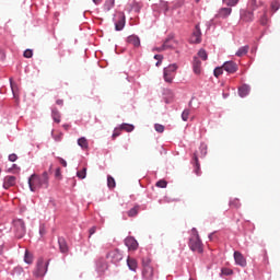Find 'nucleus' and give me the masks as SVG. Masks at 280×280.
Segmentation results:
<instances>
[{"mask_svg": "<svg viewBox=\"0 0 280 280\" xmlns=\"http://www.w3.org/2000/svg\"><path fill=\"white\" fill-rule=\"evenodd\" d=\"M28 187L30 191H38V189H48L49 188V173L45 171L42 175L36 173L32 174L28 177Z\"/></svg>", "mask_w": 280, "mask_h": 280, "instance_id": "1", "label": "nucleus"}, {"mask_svg": "<svg viewBox=\"0 0 280 280\" xmlns=\"http://www.w3.org/2000/svg\"><path fill=\"white\" fill-rule=\"evenodd\" d=\"M192 235L189 238L188 246L192 253H205V248L202 247V240H200V234H198V230L196 228L191 229Z\"/></svg>", "mask_w": 280, "mask_h": 280, "instance_id": "2", "label": "nucleus"}, {"mask_svg": "<svg viewBox=\"0 0 280 280\" xmlns=\"http://www.w3.org/2000/svg\"><path fill=\"white\" fill-rule=\"evenodd\" d=\"M27 230L25 229V221L23 219L13 220V233L18 240L25 237V233Z\"/></svg>", "mask_w": 280, "mask_h": 280, "instance_id": "3", "label": "nucleus"}, {"mask_svg": "<svg viewBox=\"0 0 280 280\" xmlns=\"http://www.w3.org/2000/svg\"><path fill=\"white\" fill-rule=\"evenodd\" d=\"M49 268V261H46L43 258H39L37 260V267L36 270L34 271L35 277H45L47 275V270Z\"/></svg>", "mask_w": 280, "mask_h": 280, "instance_id": "4", "label": "nucleus"}, {"mask_svg": "<svg viewBox=\"0 0 280 280\" xmlns=\"http://www.w3.org/2000/svg\"><path fill=\"white\" fill-rule=\"evenodd\" d=\"M106 259L112 264H119L124 259V254L119 249H114L106 255Z\"/></svg>", "mask_w": 280, "mask_h": 280, "instance_id": "5", "label": "nucleus"}, {"mask_svg": "<svg viewBox=\"0 0 280 280\" xmlns=\"http://www.w3.org/2000/svg\"><path fill=\"white\" fill-rule=\"evenodd\" d=\"M202 32H200V24H197L195 26V30L192 32V35L190 37V43L198 44L202 42Z\"/></svg>", "mask_w": 280, "mask_h": 280, "instance_id": "6", "label": "nucleus"}, {"mask_svg": "<svg viewBox=\"0 0 280 280\" xmlns=\"http://www.w3.org/2000/svg\"><path fill=\"white\" fill-rule=\"evenodd\" d=\"M125 245L127 246L128 250H137V248H139V243L132 236L125 238Z\"/></svg>", "mask_w": 280, "mask_h": 280, "instance_id": "7", "label": "nucleus"}, {"mask_svg": "<svg viewBox=\"0 0 280 280\" xmlns=\"http://www.w3.org/2000/svg\"><path fill=\"white\" fill-rule=\"evenodd\" d=\"M58 245H59L60 253H62V255H68L69 245L67 244V240H65V237L62 236L58 237Z\"/></svg>", "mask_w": 280, "mask_h": 280, "instance_id": "8", "label": "nucleus"}, {"mask_svg": "<svg viewBox=\"0 0 280 280\" xmlns=\"http://www.w3.org/2000/svg\"><path fill=\"white\" fill-rule=\"evenodd\" d=\"M16 185V176L9 175L4 177L3 187L4 189H10V187H14Z\"/></svg>", "mask_w": 280, "mask_h": 280, "instance_id": "9", "label": "nucleus"}, {"mask_svg": "<svg viewBox=\"0 0 280 280\" xmlns=\"http://www.w3.org/2000/svg\"><path fill=\"white\" fill-rule=\"evenodd\" d=\"M234 260L237 266L246 268V258H244V255H242V253L234 252Z\"/></svg>", "mask_w": 280, "mask_h": 280, "instance_id": "10", "label": "nucleus"}, {"mask_svg": "<svg viewBox=\"0 0 280 280\" xmlns=\"http://www.w3.org/2000/svg\"><path fill=\"white\" fill-rule=\"evenodd\" d=\"M174 47V39L167 38L161 47L154 48V51H166V49H172Z\"/></svg>", "mask_w": 280, "mask_h": 280, "instance_id": "11", "label": "nucleus"}, {"mask_svg": "<svg viewBox=\"0 0 280 280\" xmlns=\"http://www.w3.org/2000/svg\"><path fill=\"white\" fill-rule=\"evenodd\" d=\"M222 69L225 71H237L240 66L235 61H226L223 63Z\"/></svg>", "mask_w": 280, "mask_h": 280, "instance_id": "12", "label": "nucleus"}, {"mask_svg": "<svg viewBox=\"0 0 280 280\" xmlns=\"http://www.w3.org/2000/svg\"><path fill=\"white\" fill-rule=\"evenodd\" d=\"M142 277L145 280H152V278L154 277V268H152V267H144L142 269Z\"/></svg>", "mask_w": 280, "mask_h": 280, "instance_id": "13", "label": "nucleus"}, {"mask_svg": "<svg viewBox=\"0 0 280 280\" xmlns=\"http://www.w3.org/2000/svg\"><path fill=\"white\" fill-rule=\"evenodd\" d=\"M126 27V15L120 14L118 22L115 23L116 32H121Z\"/></svg>", "mask_w": 280, "mask_h": 280, "instance_id": "14", "label": "nucleus"}, {"mask_svg": "<svg viewBox=\"0 0 280 280\" xmlns=\"http://www.w3.org/2000/svg\"><path fill=\"white\" fill-rule=\"evenodd\" d=\"M127 43L129 45H132L133 47H141V39L139 38V36L137 35H130L127 38Z\"/></svg>", "mask_w": 280, "mask_h": 280, "instance_id": "15", "label": "nucleus"}, {"mask_svg": "<svg viewBox=\"0 0 280 280\" xmlns=\"http://www.w3.org/2000/svg\"><path fill=\"white\" fill-rule=\"evenodd\" d=\"M231 12H233V9L231 8H221L219 10L218 16L219 19H226V16L231 15Z\"/></svg>", "mask_w": 280, "mask_h": 280, "instance_id": "16", "label": "nucleus"}, {"mask_svg": "<svg viewBox=\"0 0 280 280\" xmlns=\"http://www.w3.org/2000/svg\"><path fill=\"white\" fill-rule=\"evenodd\" d=\"M127 266L129 270H131V272H137V268H138L137 259L128 257Z\"/></svg>", "mask_w": 280, "mask_h": 280, "instance_id": "17", "label": "nucleus"}, {"mask_svg": "<svg viewBox=\"0 0 280 280\" xmlns=\"http://www.w3.org/2000/svg\"><path fill=\"white\" fill-rule=\"evenodd\" d=\"M248 93H250V86L249 85L244 84L241 88H238L240 97H246V95H248Z\"/></svg>", "mask_w": 280, "mask_h": 280, "instance_id": "18", "label": "nucleus"}, {"mask_svg": "<svg viewBox=\"0 0 280 280\" xmlns=\"http://www.w3.org/2000/svg\"><path fill=\"white\" fill-rule=\"evenodd\" d=\"M78 145H80L82 150H89V140H86L84 137H81L78 139Z\"/></svg>", "mask_w": 280, "mask_h": 280, "instance_id": "19", "label": "nucleus"}, {"mask_svg": "<svg viewBox=\"0 0 280 280\" xmlns=\"http://www.w3.org/2000/svg\"><path fill=\"white\" fill-rule=\"evenodd\" d=\"M192 163L195 165V172L197 174V176L200 174V162L198 161V154L194 153L192 156Z\"/></svg>", "mask_w": 280, "mask_h": 280, "instance_id": "20", "label": "nucleus"}, {"mask_svg": "<svg viewBox=\"0 0 280 280\" xmlns=\"http://www.w3.org/2000/svg\"><path fill=\"white\" fill-rule=\"evenodd\" d=\"M248 49H250L249 46H243V47L238 48V50L236 51L235 55H236L238 58H242V56H246V54H248Z\"/></svg>", "mask_w": 280, "mask_h": 280, "instance_id": "21", "label": "nucleus"}, {"mask_svg": "<svg viewBox=\"0 0 280 280\" xmlns=\"http://www.w3.org/2000/svg\"><path fill=\"white\" fill-rule=\"evenodd\" d=\"M115 8V0H106L104 3V10L105 12H110Z\"/></svg>", "mask_w": 280, "mask_h": 280, "instance_id": "22", "label": "nucleus"}, {"mask_svg": "<svg viewBox=\"0 0 280 280\" xmlns=\"http://www.w3.org/2000/svg\"><path fill=\"white\" fill-rule=\"evenodd\" d=\"M120 130H125L126 132H132L135 130V125L122 122L120 126Z\"/></svg>", "mask_w": 280, "mask_h": 280, "instance_id": "23", "label": "nucleus"}, {"mask_svg": "<svg viewBox=\"0 0 280 280\" xmlns=\"http://www.w3.org/2000/svg\"><path fill=\"white\" fill-rule=\"evenodd\" d=\"M242 19H243V21H246V23L253 21V19H254L253 12H250V11H245V12L242 14Z\"/></svg>", "mask_w": 280, "mask_h": 280, "instance_id": "24", "label": "nucleus"}, {"mask_svg": "<svg viewBox=\"0 0 280 280\" xmlns=\"http://www.w3.org/2000/svg\"><path fill=\"white\" fill-rule=\"evenodd\" d=\"M51 117L56 124H60V112H58L57 108H52L51 110Z\"/></svg>", "mask_w": 280, "mask_h": 280, "instance_id": "25", "label": "nucleus"}, {"mask_svg": "<svg viewBox=\"0 0 280 280\" xmlns=\"http://www.w3.org/2000/svg\"><path fill=\"white\" fill-rule=\"evenodd\" d=\"M164 80H165V82L171 83L174 80V72L173 71H164Z\"/></svg>", "mask_w": 280, "mask_h": 280, "instance_id": "26", "label": "nucleus"}, {"mask_svg": "<svg viewBox=\"0 0 280 280\" xmlns=\"http://www.w3.org/2000/svg\"><path fill=\"white\" fill-rule=\"evenodd\" d=\"M129 218H135L138 215L139 213V206H135L133 208H131L128 212Z\"/></svg>", "mask_w": 280, "mask_h": 280, "instance_id": "27", "label": "nucleus"}, {"mask_svg": "<svg viewBox=\"0 0 280 280\" xmlns=\"http://www.w3.org/2000/svg\"><path fill=\"white\" fill-rule=\"evenodd\" d=\"M200 59H198V57L194 58V63H192V69L194 71H200Z\"/></svg>", "mask_w": 280, "mask_h": 280, "instance_id": "28", "label": "nucleus"}, {"mask_svg": "<svg viewBox=\"0 0 280 280\" xmlns=\"http://www.w3.org/2000/svg\"><path fill=\"white\" fill-rule=\"evenodd\" d=\"M190 110H189V108H186V109H184L183 110V113H182V119H183V121H189V115H190Z\"/></svg>", "mask_w": 280, "mask_h": 280, "instance_id": "29", "label": "nucleus"}, {"mask_svg": "<svg viewBox=\"0 0 280 280\" xmlns=\"http://www.w3.org/2000/svg\"><path fill=\"white\" fill-rule=\"evenodd\" d=\"M152 260L149 257L142 258V268H150L152 267Z\"/></svg>", "mask_w": 280, "mask_h": 280, "instance_id": "30", "label": "nucleus"}, {"mask_svg": "<svg viewBox=\"0 0 280 280\" xmlns=\"http://www.w3.org/2000/svg\"><path fill=\"white\" fill-rule=\"evenodd\" d=\"M78 178H81V180H84L86 178V167H83L81 171L77 172Z\"/></svg>", "mask_w": 280, "mask_h": 280, "instance_id": "31", "label": "nucleus"}, {"mask_svg": "<svg viewBox=\"0 0 280 280\" xmlns=\"http://www.w3.org/2000/svg\"><path fill=\"white\" fill-rule=\"evenodd\" d=\"M115 178H113V176L108 175L107 176V187H109V189L115 188Z\"/></svg>", "mask_w": 280, "mask_h": 280, "instance_id": "32", "label": "nucleus"}, {"mask_svg": "<svg viewBox=\"0 0 280 280\" xmlns=\"http://www.w3.org/2000/svg\"><path fill=\"white\" fill-rule=\"evenodd\" d=\"M13 277H21L23 275V268L22 267H15L12 271Z\"/></svg>", "mask_w": 280, "mask_h": 280, "instance_id": "33", "label": "nucleus"}, {"mask_svg": "<svg viewBox=\"0 0 280 280\" xmlns=\"http://www.w3.org/2000/svg\"><path fill=\"white\" fill-rule=\"evenodd\" d=\"M223 3H225L230 8H233V7L237 5V3H240V0H223Z\"/></svg>", "mask_w": 280, "mask_h": 280, "instance_id": "34", "label": "nucleus"}, {"mask_svg": "<svg viewBox=\"0 0 280 280\" xmlns=\"http://www.w3.org/2000/svg\"><path fill=\"white\" fill-rule=\"evenodd\" d=\"M198 56L199 58H201V60H207V58H209V56L207 55V50L202 48L198 51Z\"/></svg>", "mask_w": 280, "mask_h": 280, "instance_id": "35", "label": "nucleus"}, {"mask_svg": "<svg viewBox=\"0 0 280 280\" xmlns=\"http://www.w3.org/2000/svg\"><path fill=\"white\" fill-rule=\"evenodd\" d=\"M154 130H155V132H160V133L165 132V126H163L161 124H155Z\"/></svg>", "mask_w": 280, "mask_h": 280, "instance_id": "36", "label": "nucleus"}, {"mask_svg": "<svg viewBox=\"0 0 280 280\" xmlns=\"http://www.w3.org/2000/svg\"><path fill=\"white\" fill-rule=\"evenodd\" d=\"M24 261L25 264H32L33 261V258H32V254H30V252H25V255H24Z\"/></svg>", "mask_w": 280, "mask_h": 280, "instance_id": "37", "label": "nucleus"}, {"mask_svg": "<svg viewBox=\"0 0 280 280\" xmlns=\"http://www.w3.org/2000/svg\"><path fill=\"white\" fill-rule=\"evenodd\" d=\"M199 151H200L201 156H207V144L201 143L199 147Z\"/></svg>", "mask_w": 280, "mask_h": 280, "instance_id": "38", "label": "nucleus"}, {"mask_svg": "<svg viewBox=\"0 0 280 280\" xmlns=\"http://www.w3.org/2000/svg\"><path fill=\"white\" fill-rule=\"evenodd\" d=\"M119 135H121V127H116L114 129V132H113V139H117V137H119Z\"/></svg>", "mask_w": 280, "mask_h": 280, "instance_id": "39", "label": "nucleus"}, {"mask_svg": "<svg viewBox=\"0 0 280 280\" xmlns=\"http://www.w3.org/2000/svg\"><path fill=\"white\" fill-rule=\"evenodd\" d=\"M55 178H58V180H62V172L60 171V167L56 168Z\"/></svg>", "mask_w": 280, "mask_h": 280, "instance_id": "40", "label": "nucleus"}, {"mask_svg": "<svg viewBox=\"0 0 280 280\" xmlns=\"http://www.w3.org/2000/svg\"><path fill=\"white\" fill-rule=\"evenodd\" d=\"M47 234V230L45 228V224L39 225V235L40 237L45 236Z\"/></svg>", "mask_w": 280, "mask_h": 280, "instance_id": "41", "label": "nucleus"}, {"mask_svg": "<svg viewBox=\"0 0 280 280\" xmlns=\"http://www.w3.org/2000/svg\"><path fill=\"white\" fill-rule=\"evenodd\" d=\"M222 275H224L225 277H229L231 275H233V270L232 269H229V268H223L221 270Z\"/></svg>", "mask_w": 280, "mask_h": 280, "instance_id": "42", "label": "nucleus"}, {"mask_svg": "<svg viewBox=\"0 0 280 280\" xmlns=\"http://www.w3.org/2000/svg\"><path fill=\"white\" fill-rule=\"evenodd\" d=\"M23 56L24 58H32V56H34V51L32 49H26Z\"/></svg>", "mask_w": 280, "mask_h": 280, "instance_id": "43", "label": "nucleus"}, {"mask_svg": "<svg viewBox=\"0 0 280 280\" xmlns=\"http://www.w3.org/2000/svg\"><path fill=\"white\" fill-rule=\"evenodd\" d=\"M156 187H160L161 189H165V187H167V182L165 180H159L156 183Z\"/></svg>", "mask_w": 280, "mask_h": 280, "instance_id": "44", "label": "nucleus"}, {"mask_svg": "<svg viewBox=\"0 0 280 280\" xmlns=\"http://www.w3.org/2000/svg\"><path fill=\"white\" fill-rule=\"evenodd\" d=\"M51 137L55 141H62V133L54 135V131H52Z\"/></svg>", "mask_w": 280, "mask_h": 280, "instance_id": "45", "label": "nucleus"}, {"mask_svg": "<svg viewBox=\"0 0 280 280\" xmlns=\"http://www.w3.org/2000/svg\"><path fill=\"white\" fill-rule=\"evenodd\" d=\"M230 207H235V209H238L240 199H234L233 201H230Z\"/></svg>", "mask_w": 280, "mask_h": 280, "instance_id": "46", "label": "nucleus"}, {"mask_svg": "<svg viewBox=\"0 0 280 280\" xmlns=\"http://www.w3.org/2000/svg\"><path fill=\"white\" fill-rule=\"evenodd\" d=\"M279 8H280V4L278 1H273L271 3V10H273V12H277V10H279Z\"/></svg>", "mask_w": 280, "mask_h": 280, "instance_id": "47", "label": "nucleus"}, {"mask_svg": "<svg viewBox=\"0 0 280 280\" xmlns=\"http://www.w3.org/2000/svg\"><path fill=\"white\" fill-rule=\"evenodd\" d=\"M154 59L158 60V62L155 65H156V67H159V65H161V62H163V55H155Z\"/></svg>", "mask_w": 280, "mask_h": 280, "instance_id": "48", "label": "nucleus"}, {"mask_svg": "<svg viewBox=\"0 0 280 280\" xmlns=\"http://www.w3.org/2000/svg\"><path fill=\"white\" fill-rule=\"evenodd\" d=\"M260 24L261 25H268V16L264 14L260 19Z\"/></svg>", "mask_w": 280, "mask_h": 280, "instance_id": "49", "label": "nucleus"}, {"mask_svg": "<svg viewBox=\"0 0 280 280\" xmlns=\"http://www.w3.org/2000/svg\"><path fill=\"white\" fill-rule=\"evenodd\" d=\"M19 159V156L15 153H12L9 155V161L11 163H15V161Z\"/></svg>", "mask_w": 280, "mask_h": 280, "instance_id": "50", "label": "nucleus"}, {"mask_svg": "<svg viewBox=\"0 0 280 280\" xmlns=\"http://www.w3.org/2000/svg\"><path fill=\"white\" fill-rule=\"evenodd\" d=\"M167 70L168 71H176V70H178V65L172 63V65L168 66Z\"/></svg>", "mask_w": 280, "mask_h": 280, "instance_id": "51", "label": "nucleus"}, {"mask_svg": "<svg viewBox=\"0 0 280 280\" xmlns=\"http://www.w3.org/2000/svg\"><path fill=\"white\" fill-rule=\"evenodd\" d=\"M59 159V163L62 165V167H67V160L62 159V158H58Z\"/></svg>", "mask_w": 280, "mask_h": 280, "instance_id": "52", "label": "nucleus"}, {"mask_svg": "<svg viewBox=\"0 0 280 280\" xmlns=\"http://www.w3.org/2000/svg\"><path fill=\"white\" fill-rule=\"evenodd\" d=\"M222 73H224L223 71H214L213 75L214 78H220V75H222Z\"/></svg>", "mask_w": 280, "mask_h": 280, "instance_id": "53", "label": "nucleus"}, {"mask_svg": "<svg viewBox=\"0 0 280 280\" xmlns=\"http://www.w3.org/2000/svg\"><path fill=\"white\" fill-rule=\"evenodd\" d=\"M95 231H96L95 226L90 229V237H91V235H95Z\"/></svg>", "mask_w": 280, "mask_h": 280, "instance_id": "54", "label": "nucleus"}, {"mask_svg": "<svg viewBox=\"0 0 280 280\" xmlns=\"http://www.w3.org/2000/svg\"><path fill=\"white\" fill-rule=\"evenodd\" d=\"M56 104H58V106H62V104H65V101H62V100H57Z\"/></svg>", "mask_w": 280, "mask_h": 280, "instance_id": "55", "label": "nucleus"}, {"mask_svg": "<svg viewBox=\"0 0 280 280\" xmlns=\"http://www.w3.org/2000/svg\"><path fill=\"white\" fill-rule=\"evenodd\" d=\"M93 3H95V5H100V3H102V0H93Z\"/></svg>", "mask_w": 280, "mask_h": 280, "instance_id": "56", "label": "nucleus"}, {"mask_svg": "<svg viewBox=\"0 0 280 280\" xmlns=\"http://www.w3.org/2000/svg\"><path fill=\"white\" fill-rule=\"evenodd\" d=\"M10 84H11L12 91H14V83L12 82V78L10 79Z\"/></svg>", "mask_w": 280, "mask_h": 280, "instance_id": "57", "label": "nucleus"}, {"mask_svg": "<svg viewBox=\"0 0 280 280\" xmlns=\"http://www.w3.org/2000/svg\"><path fill=\"white\" fill-rule=\"evenodd\" d=\"M208 237L210 241L213 240V233H210Z\"/></svg>", "mask_w": 280, "mask_h": 280, "instance_id": "58", "label": "nucleus"}, {"mask_svg": "<svg viewBox=\"0 0 280 280\" xmlns=\"http://www.w3.org/2000/svg\"><path fill=\"white\" fill-rule=\"evenodd\" d=\"M223 97H224V100H226L229 97V94L223 93Z\"/></svg>", "mask_w": 280, "mask_h": 280, "instance_id": "59", "label": "nucleus"}, {"mask_svg": "<svg viewBox=\"0 0 280 280\" xmlns=\"http://www.w3.org/2000/svg\"><path fill=\"white\" fill-rule=\"evenodd\" d=\"M194 102V98H191V101L188 103V106L191 108V104Z\"/></svg>", "mask_w": 280, "mask_h": 280, "instance_id": "60", "label": "nucleus"}, {"mask_svg": "<svg viewBox=\"0 0 280 280\" xmlns=\"http://www.w3.org/2000/svg\"><path fill=\"white\" fill-rule=\"evenodd\" d=\"M220 69H222V68L217 67V68H214V71H220Z\"/></svg>", "mask_w": 280, "mask_h": 280, "instance_id": "61", "label": "nucleus"}, {"mask_svg": "<svg viewBox=\"0 0 280 280\" xmlns=\"http://www.w3.org/2000/svg\"><path fill=\"white\" fill-rule=\"evenodd\" d=\"M103 268H107V266L106 265H104V267Z\"/></svg>", "mask_w": 280, "mask_h": 280, "instance_id": "62", "label": "nucleus"}, {"mask_svg": "<svg viewBox=\"0 0 280 280\" xmlns=\"http://www.w3.org/2000/svg\"><path fill=\"white\" fill-rule=\"evenodd\" d=\"M197 1V3H198V1H200V0H196Z\"/></svg>", "mask_w": 280, "mask_h": 280, "instance_id": "63", "label": "nucleus"}]
</instances>
